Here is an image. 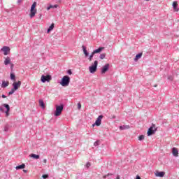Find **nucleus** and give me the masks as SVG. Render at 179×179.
<instances>
[{"instance_id": "nucleus-1", "label": "nucleus", "mask_w": 179, "mask_h": 179, "mask_svg": "<svg viewBox=\"0 0 179 179\" xmlns=\"http://www.w3.org/2000/svg\"><path fill=\"white\" fill-rule=\"evenodd\" d=\"M71 83V78L68 76H64L60 82V85L63 86V87H66V86H69V83Z\"/></svg>"}, {"instance_id": "nucleus-2", "label": "nucleus", "mask_w": 179, "mask_h": 179, "mask_svg": "<svg viewBox=\"0 0 179 179\" xmlns=\"http://www.w3.org/2000/svg\"><path fill=\"white\" fill-rule=\"evenodd\" d=\"M36 6H37V2L34 1L31 5V9H30L29 16L31 19H33V17L36 16V13H37V9L36 8Z\"/></svg>"}, {"instance_id": "nucleus-3", "label": "nucleus", "mask_w": 179, "mask_h": 179, "mask_svg": "<svg viewBox=\"0 0 179 179\" xmlns=\"http://www.w3.org/2000/svg\"><path fill=\"white\" fill-rule=\"evenodd\" d=\"M156 131H157V128H156V124L152 123L151 127H150L147 131L148 136H152V135H155L156 134Z\"/></svg>"}, {"instance_id": "nucleus-4", "label": "nucleus", "mask_w": 179, "mask_h": 179, "mask_svg": "<svg viewBox=\"0 0 179 179\" xmlns=\"http://www.w3.org/2000/svg\"><path fill=\"white\" fill-rule=\"evenodd\" d=\"M62 111H64V104H60L59 106L56 105V110L55 111V116L59 117L61 114H62Z\"/></svg>"}, {"instance_id": "nucleus-5", "label": "nucleus", "mask_w": 179, "mask_h": 179, "mask_svg": "<svg viewBox=\"0 0 179 179\" xmlns=\"http://www.w3.org/2000/svg\"><path fill=\"white\" fill-rule=\"evenodd\" d=\"M98 65H99V61L95 60L94 64L89 67L90 73H94L97 71Z\"/></svg>"}, {"instance_id": "nucleus-6", "label": "nucleus", "mask_w": 179, "mask_h": 179, "mask_svg": "<svg viewBox=\"0 0 179 179\" xmlns=\"http://www.w3.org/2000/svg\"><path fill=\"white\" fill-rule=\"evenodd\" d=\"M51 79H52V77L50 75H47V76L42 75L41 78V82H42V83H45V82L50 81Z\"/></svg>"}, {"instance_id": "nucleus-7", "label": "nucleus", "mask_w": 179, "mask_h": 179, "mask_svg": "<svg viewBox=\"0 0 179 179\" xmlns=\"http://www.w3.org/2000/svg\"><path fill=\"white\" fill-rule=\"evenodd\" d=\"M103 115H100L95 121V123L92 124V127L96 125V127H100L101 125V120H103Z\"/></svg>"}, {"instance_id": "nucleus-8", "label": "nucleus", "mask_w": 179, "mask_h": 179, "mask_svg": "<svg viewBox=\"0 0 179 179\" xmlns=\"http://www.w3.org/2000/svg\"><path fill=\"white\" fill-rule=\"evenodd\" d=\"M20 86H22V81L14 82L13 83V89L15 91L17 90Z\"/></svg>"}, {"instance_id": "nucleus-9", "label": "nucleus", "mask_w": 179, "mask_h": 179, "mask_svg": "<svg viewBox=\"0 0 179 179\" xmlns=\"http://www.w3.org/2000/svg\"><path fill=\"white\" fill-rule=\"evenodd\" d=\"M108 69H110V64H106L101 69V73L102 75H103V73H106V72H107V71H108Z\"/></svg>"}, {"instance_id": "nucleus-10", "label": "nucleus", "mask_w": 179, "mask_h": 179, "mask_svg": "<svg viewBox=\"0 0 179 179\" xmlns=\"http://www.w3.org/2000/svg\"><path fill=\"white\" fill-rule=\"evenodd\" d=\"M4 55H8L10 52V48L9 46H4L1 48Z\"/></svg>"}, {"instance_id": "nucleus-11", "label": "nucleus", "mask_w": 179, "mask_h": 179, "mask_svg": "<svg viewBox=\"0 0 179 179\" xmlns=\"http://www.w3.org/2000/svg\"><path fill=\"white\" fill-rule=\"evenodd\" d=\"M172 155L175 157H178V150L176 148H172Z\"/></svg>"}, {"instance_id": "nucleus-12", "label": "nucleus", "mask_w": 179, "mask_h": 179, "mask_svg": "<svg viewBox=\"0 0 179 179\" xmlns=\"http://www.w3.org/2000/svg\"><path fill=\"white\" fill-rule=\"evenodd\" d=\"M172 6H173V9H174V10H175L176 12H178V11H179V9H178V3L177 1H173V4H172Z\"/></svg>"}, {"instance_id": "nucleus-13", "label": "nucleus", "mask_w": 179, "mask_h": 179, "mask_svg": "<svg viewBox=\"0 0 179 179\" xmlns=\"http://www.w3.org/2000/svg\"><path fill=\"white\" fill-rule=\"evenodd\" d=\"M103 50H104V47H99L98 49H96L93 51L94 54H99Z\"/></svg>"}, {"instance_id": "nucleus-14", "label": "nucleus", "mask_w": 179, "mask_h": 179, "mask_svg": "<svg viewBox=\"0 0 179 179\" xmlns=\"http://www.w3.org/2000/svg\"><path fill=\"white\" fill-rule=\"evenodd\" d=\"M156 177H164V172L157 171L155 173Z\"/></svg>"}, {"instance_id": "nucleus-15", "label": "nucleus", "mask_w": 179, "mask_h": 179, "mask_svg": "<svg viewBox=\"0 0 179 179\" xmlns=\"http://www.w3.org/2000/svg\"><path fill=\"white\" fill-rule=\"evenodd\" d=\"M82 48H83V51L84 52V55L85 57H89V52H87V50H86V46L83 45Z\"/></svg>"}, {"instance_id": "nucleus-16", "label": "nucleus", "mask_w": 179, "mask_h": 179, "mask_svg": "<svg viewBox=\"0 0 179 179\" xmlns=\"http://www.w3.org/2000/svg\"><path fill=\"white\" fill-rule=\"evenodd\" d=\"M26 167V164H22L21 165L17 166L15 167V170H23Z\"/></svg>"}, {"instance_id": "nucleus-17", "label": "nucleus", "mask_w": 179, "mask_h": 179, "mask_svg": "<svg viewBox=\"0 0 179 179\" xmlns=\"http://www.w3.org/2000/svg\"><path fill=\"white\" fill-rule=\"evenodd\" d=\"M142 55H143L142 52L137 54L134 58L135 62H136V61H138V59H141V58H142Z\"/></svg>"}, {"instance_id": "nucleus-18", "label": "nucleus", "mask_w": 179, "mask_h": 179, "mask_svg": "<svg viewBox=\"0 0 179 179\" xmlns=\"http://www.w3.org/2000/svg\"><path fill=\"white\" fill-rule=\"evenodd\" d=\"M55 26V24L52 23L51 25L49 27V28L47 30V33H50L52 30H54V27Z\"/></svg>"}, {"instance_id": "nucleus-19", "label": "nucleus", "mask_w": 179, "mask_h": 179, "mask_svg": "<svg viewBox=\"0 0 179 179\" xmlns=\"http://www.w3.org/2000/svg\"><path fill=\"white\" fill-rule=\"evenodd\" d=\"M10 64V57H7L4 60V65H9Z\"/></svg>"}, {"instance_id": "nucleus-20", "label": "nucleus", "mask_w": 179, "mask_h": 179, "mask_svg": "<svg viewBox=\"0 0 179 179\" xmlns=\"http://www.w3.org/2000/svg\"><path fill=\"white\" fill-rule=\"evenodd\" d=\"M10 79L11 80H13V82L16 81V76L13 73V72H11L10 74Z\"/></svg>"}, {"instance_id": "nucleus-21", "label": "nucleus", "mask_w": 179, "mask_h": 179, "mask_svg": "<svg viewBox=\"0 0 179 179\" xmlns=\"http://www.w3.org/2000/svg\"><path fill=\"white\" fill-rule=\"evenodd\" d=\"M120 131H124L125 129H129L130 127L129 125H123V126H120Z\"/></svg>"}, {"instance_id": "nucleus-22", "label": "nucleus", "mask_w": 179, "mask_h": 179, "mask_svg": "<svg viewBox=\"0 0 179 179\" xmlns=\"http://www.w3.org/2000/svg\"><path fill=\"white\" fill-rule=\"evenodd\" d=\"M9 86V82L8 81H2L1 87H8Z\"/></svg>"}, {"instance_id": "nucleus-23", "label": "nucleus", "mask_w": 179, "mask_h": 179, "mask_svg": "<svg viewBox=\"0 0 179 179\" xmlns=\"http://www.w3.org/2000/svg\"><path fill=\"white\" fill-rule=\"evenodd\" d=\"M30 157H31L32 159H36V160L40 159V155H36V154H31Z\"/></svg>"}, {"instance_id": "nucleus-24", "label": "nucleus", "mask_w": 179, "mask_h": 179, "mask_svg": "<svg viewBox=\"0 0 179 179\" xmlns=\"http://www.w3.org/2000/svg\"><path fill=\"white\" fill-rule=\"evenodd\" d=\"M39 105L41 108H45V104L44 103V101H43V99L39 100Z\"/></svg>"}, {"instance_id": "nucleus-25", "label": "nucleus", "mask_w": 179, "mask_h": 179, "mask_svg": "<svg viewBox=\"0 0 179 179\" xmlns=\"http://www.w3.org/2000/svg\"><path fill=\"white\" fill-rule=\"evenodd\" d=\"M3 106L5 107L6 111H10V107L9 106V104L4 103Z\"/></svg>"}, {"instance_id": "nucleus-26", "label": "nucleus", "mask_w": 179, "mask_h": 179, "mask_svg": "<svg viewBox=\"0 0 179 179\" xmlns=\"http://www.w3.org/2000/svg\"><path fill=\"white\" fill-rule=\"evenodd\" d=\"M3 131L4 132H8V131H9V124H5Z\"/></svg>"}, {"instance_id": "nucleus-27", "label": "nucleus", "mask_w": 179, "mask_h": 179, "mask_svg": "<svg viewBox=\"0 0 179 179\" xmlns=\"http://www.w3.org/2000/svg\"><path fill=\"white\" fill-rule=\"evenodd\" d=\"M93 57H94V52H92L91 53V55H90V57H89V58H88L89 61H92V59H93Z\"/></svg>"}, {"instance_id": "nucleus-28", "label": "nucleus", "mask_w": 179, "mask_h": 179, "mask_svg": "<svg viewBox=\"0 0 179 179\" xmlns=\"http://www.w3.org/2000/svg\"><path fill=\"white\" fill-rule=\"evenodd\" d=\"M15 92H16V90L12 88L11 90L8 92V96H11V94H13V93H15Z\"/></svg>"}, {"instance_id": "nucleus-29", "label": "nucleus", "mask_w": 179, "mask_h": 179, "mask_svg": "<svg viewBox=\"0 0 179 179\" xmlns=\"http://www.w3.org/2000/svg\"><path fill=\"white\" fill-rule=\"evenodd\" d=\"M99 58L100 59H104V58H106V54L105 53L101 54L99 55Z\"/></svg>"}, {"instance_id": "nucleus-30", "label": "nucleus", "mask_w": 179, "mask_h": 179, "mask_svg": "<svg viewBox=\"0 0 179 179\" xmlns=\"http://www.w3.org/2000/svg\"><path fill=\"white\" fill-rule=\"evenodd\" d=\"M145 139L144 135H141L138 136V141H143Z\"/></svg>"}, {"instance_id": "nucleus-31", "label": "nucleus", "mask_w": 179, "mask_h": 179, "mask_svg": "<svg viewBox=\"0 0 179 179\" xmlns=\"http://www.w3.org/2000/svg\"><path fill=\"white\" fill-rule=\"evenodd\" d=\"M100 145V140H97L96 141L94 142V146H99Z\"/></svg>"}, {"instance_id": "nucleus-32", "label": "nucleus", "mask_w": 179, "mask_h": 179, "mask_svg": "<svg viewBox=\"0 0 179 179\" xmlns=\"http://www.w3.org/2000/svg\"><path fill=\"white\" fill-rule=\"evenodd\" d=\"M10 65L11 72H13V67L15 66V64L11 63V64H10Z\"/></svg>"}, {"instance_id": "nucleus-33", "label": "nucleus", "mask_w": 179, "mask_h": 179, "mask_svg": "<svg viewBox=\"0 0 179 179\" xmlns=\"http://www.w3.org/2000/svg\"><path fill=\"white\" fill-rule=\"evenodd\" d=\"M173 79H174V78L173 77V76H168L169 80H173Z\"/></svg>"}, {"instance_id": "nucleus-34", "label": "nucleus", "mask_w": 179, "mask_h": 179, "mask_svg": "<svg viewBox=\"0 0 179 179\" xmlns=\"http://www.w3.org/2000/svg\"><path fill=\"white\" fill-rule=\"evenodd\" d=\"M42 178H43V179L48 178V175L44 174V175L42 176Z\"/></svg>"}, {"instance_id": "nucleus-35", "label": "nucleus", "mask_w": 179, "mask_h": 179, "mask_svg": "<svg viewBox=\"0 0 179 179\" xmlns=\"http://www.w3.org/2000/svg\"><path fill=\"white\" fill-rule=\"evenodd\" d=\"M110 176H112L111 174L110 175V174H108V175H106V176H103V178H107V177H108V178H109V179H111V178H110Z\"/></svg>"}, {"instance_id": "nucleus-36", "label": "nucleus", "mask_w": 179, "mask_h": 179, "mask_svg": "<svg viewBox=\"0 0 179 179\" xmlns=\"http://www.w3.org/2000/svg\"><path fill=\"white\" fill-rule=\"evenodd\" d=\"M67 73H68V75H72V70L69 69V70L67 71Z\"/></svg>"}, {"instance_id": "nucleus-37", "label": "nucleus", "mask_w": 179, "mask_h": 179, "mask_svg": "<svg viewBox=\"0 0 179 179\" xmlns=\"http://www.w3.org/2000/svg\"><path fill=\"white\" fill-rule=\"evenodd\" d=\"M78 110H80V108H82V104H80V103H78Z\"/></svg>"}, {"instance_id": "nucleus-38", "label": "nucleus", "mask_w": 179, "mask_h": 179, "mask_svg": "<svg viewBox=\"0 0 179 179\" xmlns=\"http://www.w3.org/2000/svg\"><path fill=\"white\" fill-rule=\"evenodd\" d=\"M90 166H91L90 162H87L86 164L87 169H89V167H90Z\"/></svg>"}, {"instance_id": "nucleus-39", "label": "nucleus", "mask_w": 179, "mask_h": 179, "mask_svg": "<svg viewBox=\"0 0 179 179\" xmlns=\"http://www.w3.org/2000/svg\"><path fill=\"white\" fill-rule=\"evenodd\" d=\"M6 117H9V110H6Z\"/></svg>"}, {"instance_id": "nucleus-40", "label": "nucleus", "mask_w": 179, "mask_h": 179, "mask_svg": "<svg viewBox=\"0 0 179 179\" xmlns=\"http://www.w3.org/2000/svg\"><path fill=\"white\" fill-rule=\"evenodd\" d=\"M0 111H1V113H3V108L2 106H0Z\"/></svg>"}, {"instance_id": "nucleus-41", "label": "nucleus", "mask_w": 179, "mask_h": 179, "mask_svg": "<svg viewBox=\"0 0 179 179\" xmlns=\"http://www.w3.org/2000/svg\"><path fill=\"white\" fill-rule=\"evenodd\" d=\"M1 97H2V99H6V96L5 94H2V95H1Z\"/></svg>"}, {"instance_id": "nucleus-42", "label": "nucleus", "mask_w": 179, "mask_h": 179, "mask_svg": "<svg viewBox=\"0 0 179 179\" xmlns=\"http://www.w3.org/2000/svg\"><path fill=\"white\" fill-rule=\"evenodd\" d=\"M115 179H120V175H117V176H116V178H115Z\"/></svg>"}, {"instance_id": "nucleus-43", "label": "nucleus", "mask_w": 179, "mask_h": 179, "mask_svg": "<svg viewBox=\"0 0 179 179\" xmlns=\"http://www.w3.org/2000/svg\"><path fill=\"white\" fill-rule=\"evenodd\" d=\"M53 8H58V5H54V6H53Z\"/></svg>"}, {"instance_id": "nucleus-44", "label": "nucleus", "mask_w": 179, "mask_h": 179, "mask_svg": "<svg viewBox=\"0 0 179 179\" xmlns=\"http://www.w3.org/2000/svg\"><path fill=\"white\" fill-rule=\"evenodd\" d=\"M50 9H51V7L49 6L47 8V10H50Z\"/></svg>"}, {"instance_id": "nucleus-45", "label": "nucleus", "mask_w": 179, "mask_h": 179, "mask_svg": "<svg viewBox=\"0 0 179 179\" xmlns=\"http://www.w3.org/2000/svg\"><path fill=\"white\" fill-rule=\"evenodd\" d=\"M43 163H47V159H43Z\"/></svg>"}, {"instance_id": "nucleus-46", "label": "nucleus", "mask_w": 179, "mask_h": 179, "mask_svg": "<svg viewBox=\"0 0 179 179\" xmlns=\"http://www.w3.org/2000/svg\"><path fill=\"white\" fill-rule=\"evenodd\" d=\"M22 2V0H17V3H20Z\"/></svg>"}, {"instance_id": "nucleus-47", "label": "nucleus", "mask_w": 179, "mask_h": 179, "mask_svg": "<svg viewBox=\"0 0 179 179\" xmlns=\"http://www.w3.org/2000/svg\"><path fill=\"white\" fill-rule=\"evenodd\" d=\"M24 173H27V170H23Z\"/></svg>"}, {"instance_id": "nucleus-48", "label": "nucleus", "mask_w": 179, "mask_h": 179, "mask_svg": "<svg viewBox=\"0 0 179 179\" xmlns=\"http://www.w3.org/2000/svg\"><path fill=\"white\" fill-rule=\"evenodd\" d=\"M50 8H53V6H52V5H50Z\"/></svg>"}, {"instance_id": "nucleus-49", "label": "nucleus", "mask_w": 179, "mask_h": 179, "mask_svg": "<svg viewBox=\"0 0 179 179\" xmlns=\"http://www.w3.org/2000/svg\"><path fill=\"white\" fill-rule=\"evenodd\" d=\"M154 87H157V85H154Z\"/></svg>"}, {"instance_id": "nucleus-50", "label": "nucleus", "mask_w": 179, "mask_h": 179, "mask_svg": "<svg viewBox=\"0 0 179 179\" xmlns=\"http://www.w3.org/2000/svg\"><path fill=\"white\" fill-rule=\"evenodd\" d=\"M113 118H115V116L113 115Z\"/></svg>"}, {"instance_id": "nucleus-51", "label": "nucleus", "mask_w": 179, "mask_h": 179, "mask_svg": "<svg viewBox=\"0 0 179 179\" xmlns=\"http://www.w3.org/2000/svg\"><path fill=\"white\" fill-rule=\"evenodd\" d=\"M145 1H149V0H145Z\"/></svg>"}]
</instances>
